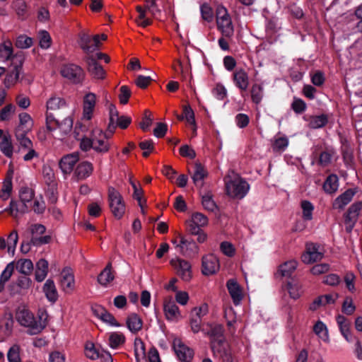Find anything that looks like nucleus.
I'll list each match as a JSON object with an SVG mask.
<instances>
[{"label": "nucleus", "mask_w": 362, "mask_h": 362, "mask_svg": "<svg viewBox=\"0 0 362 362\" xmlns=\"http://www.w3.org/2000/svg\"><path fill=\"white\" fill-rule=\"evenodd\" d=\"M16 319L22 326L29 328L30 334H39L47 325L46 318L43 320L40 317L37 320L33 313L25 308H18Z\"/></svg>", "instance_id": "f257e3e1"}, {"label": "nucleus", "mask_w": 362, "mask_h": 362, "mask_svg": "<svg viewBox=\"0 0 362 362\" xmlns=\"http://www.w3.org/2000/svg\"><path fill=\"white\" fill-rule=\"evenodd\" d=\"M78 37V45L87 56L91 55L90 54L98 49L101 45L99 35L91 36L88 31L81 30Z\"/></svg>", "instance_id": "f03ea898"}, {"label": "nucleus", "mask_w": 362, "mask_h": 362, "mask_svg": "<svg viewBox=\"0 0 362 362\" xmlns=\"http://www.w3.org/2000/svg\"><path fill=\"white\" fill-rule=\"evenodd\" d=\"M110 208L114 216L120 219L125 211V206L122 195L112 187L108 189Z\"/></svg>", "instance_id": "7ed1b4c3"}, {"label": "nucleus", "mask_w": 362, "mask_h": 362, "mask_svg": "<svg viewBox=\"0 0 362 362\" xmlns=\"http://www.w3.org/2000/svg\"><path fill=\"white\" fill-rule=\"evenodd\" d=\"M227 194L234 198L242 199L249 189V185L240 177H236L226 183Z\"/></svg>", "instance_id": "20e7f679"}, {"label": "nucleus", "mask_w": 362, "mask_h": 362, "mask_svg": "<svg viewBox=\"0 0 362 362\" xmlns=\"http://www.w3.org/2000/svg\"><path fill=\"white\" fill-rule=\"evenodd\" d=\"M28 231L30 234V242L33 245L40 246L47 244L52 240L50 235L41 236L46 231V228L42 224H31L28 228Z\"/></svg>", "instance_id": "39448f33"}, {"label": "nucleus", "mask_w": 362, "mask_h": 362, "mask_svg": "<svg viewBox=\"0 0 362 362\" xmlns=\"http://www.w3.org/2000/svg\"><path fill=\"white\" fill-rule=\"evenodd\" d=\"M170 264L176 271V274L184 281H189L192 278L191 264L185 259L177 258L170 260Z\"/></svg>", "instance_id": "423d86ee"}, {"label": "nucleus", "mask_w": 362, "mask_h": 362, "mask_svg": "<svg viewBox=\"0 0 362 362\" xmlns=\"http://www.w3.org/2000/svg\"><path fill=\"white\" fill-rule=\"evenodd\" d=\"M61 74L74 83L82 82L85 76L83 70L79 66L73 64L64 66L61 69Z\"/></svg>", "instance_id": "0eeeda50"}, {"label": "nucleus", "mask_w": 362, "mask_h": 362, "mask_svg": "<svg viewBox=\"0 0 362 362\" xmlns=\"http://www.w3.org/2000/svg\"><path fill=\"white\" fill-rule=\"evenodd\" d=\"M110 144L107 141V136L101 129H95L93 130V149L98 153H105L108 151Z\"/></svg>", "instance_id": "6e6552de"}, {"label": "nucleus", "mask_w": 362, "mask_h": 362, "mask_svg": "<svg viewBox=\"0 0 362 362\" xmlns=\"http://www.w3.org/2000/svg\"><path fill=\"white\" fill-rule=\"evenodd\" d=\"M220 268L218 259L212 254H209L202 257V272L205 276L216 274Z\"/></svg>", "instance_id": "1a4fd4ad"}, {"label": "nucleus", "mask_w": 362, "mask_h": 362, "mask_svg": "<svg viewBox=\"0 0 362 362\" xmlns=\"http://www.w3.org/2000/svg\"><path fill=\"white\" fill-rule=\"evenodd\" d=\"M362 209V202L353 204L348 209L344 223L346 224V230L350 233L357 221L360 211Z\"/></svg>", "instance_id": "9d476101"}, {"label": "nucleus", "mask_w": 362, "mask_h": 362, "mask_svg": "<svg viewBox=\"0 0 362 362\" xmlns=\"http://www.w3.org/2000/svg\"><path fill=\"white\" fill-rule=\"evenodd\" d=\"M79 160V153L74 152L64 156L59 160V165L64 174H69L72 172L74 165Z\"/></svg>", "instance_id": "9b49d317"}, {"label": "nucleus", "mask_w": 362, "mask_h": 362, "mask_svg": "<svg viewBox=\"0 0 362 362\" xmlns=\"http://www.w3.org/2000/svg\"><path fill=\"white\" fill-rule=\"evenodd\" d=\"M84 60L87 64L88 71L95 78L103 79L105 78V72L104 69L93 55L86 56Z\"/></svg>", "instance_id": "f8f14e48"}, {"label": "nucleus", "mask_w": 362, "mask_h": 362, "mask_svg": "<svg viewBox=\"0 0 362 362\" xmlns=\"http://www.w3.org/2000/svg\"><path fill=\"white\" fill-rule=\"evenodd\" d=\"M174 350L177 358L182 361L189 362L193 358V350L181 342L178 344L174 342Z\"/></svg>", "instance_id": "ddd939ff"}, {"label": "nucleus", "mask_w": 362, "mask_h": 362, "mask_svg": "<svg viewBox=\"0 0 362 362\" xmlns=\"http://www.w3.org/2000/svg\"><path fill=\"white\" fill-rule=\"evenodd\" d=\"M228 292L234 304L238 305L243 298V292L238 282L233 279H229L226 284Z\"/></svg>", "instance_id": "4468645a"}, {"label": "nucleus", "mask_w": 362, "mask_h": 362, "mask_svg": "<svg viewBox=\"0 0 362 362\" xmlns=\"http://www.w3.org/2000/svg\"><path fill=\"white\" fill-rule=\"evenodd\" d=\"M96 103V95L93 93H87L83 98V116L88 120L92 117V114Z\"/></svg>", "instance_id": "2eb2a0df"}, {"label": "nucleus", "mask_w": 362, "mask_h": 362, "mask_svg": "<svg viewBox=\"0 0 362 362\" xmlns=\"http://www.w3.org/2000/svg\"><path fill=\"white\" fill-rule=\"evenodd\" d=\"M233 81L238 88L245 91L249 86L248 75L244 69H237L233 73Z\"/></svg>", "instance_id": "dca6fc26"}, {"label": "nucleus", "mask_w": 362, "mask_h": 362, "mask_svg": "<svg viewBox=\"0 0 362 362\" xmlns=\"http://www.w3.org/2000/svg\"><path fill=\"white\" fill-rule=\"evenodd\" d=\"M61 286L64 291H72L74 287V278L70 269H65L61 273Z\"/></svg>", "instance_id": "f3484780"}, {"label": "nucleus", "mask_w": 362, "mask_h": 362, "mask_svg": "<svg viewBox=\"0 0 362 362\" xmlns=\"http://www.w3.org/2000/svg\"><path fill=\"white\" fill-rule=\"evenodd\" d=\"M93 310L95 315L101 319L103 322L112 326H120L119 323L117 322L115 317L108 311H107L104 308L99 306L93 309Z\"/></svg>", "instance_id": "a211bd4d"}, {"label": "nucleus", "mask_w": 362, "mask_h": 362, "mask_svg": "<svg viewBox=\"0 0 362 362\" xmlns=\"http://www.w3.org/2000/svg\"><path fill=\"white\" fill-rule=\"evenodd\" d=\"M31 204L28 205L26 203L21 202L18 203L16 201L11 200L9 207L5 211H8L11 216L16 218L18 214H24L30 209Z\"/></svg>", "instance_id": "6ab92c4d"}, {"label": "nucleus", "mask_w": 362, "mask_h": 362, "mask_svg": "<svg viewBox=\"0 0 362 362\" xmlns=\"http://www.w3.org/2000/svg\"><path fill=\"white\" fill-rule=\"evenodd\" d=\"M337 322L339 325L340 332L347 341H352L353 337L350 333V321L344 316L339 315L337 317Z\"/></svg>", "instance_id": "aec40b11"}, {"label": "nucleus", "mask_w": 362, "mask_h": 362, "mask_svg": "<svg viewBox=\"0 0 362 362\" xmlns=\"http://www.w3.org/2000/svg\"><path fill=\"white\" fill-rule=\"evenodd\" d=\"M355 191L352 189L346 190L342 194L339 196L333 203V207L337 209H342L352 199L355 194Z\"/></svg>", "instance_id": "412c9836"}, {"label": "nucleus", "mask_w": 362, "mask_h": 362, "mask_svg": "<svg viewBox=\"0 0 362 362\" xmlns=\"http://www.w3.org/2000/svg\"><path fill=\"white\" fill-rule=\"evenodd\" d=\"M114 279L115 275L112 272V264L109 262L105 269L99 274L98 282L103 286H107Z\"/></svg>", "instance_id": "4be33fe9"}, {"label": "nucleus", "mask_w": 362, "mask_h": 362, "mask_svg": "<svg viewBox=\"0 0 362 362\" xmlns=\"http://www.w3.org/2000/svg\"><path fill=\"white\" fill-rule=\"evenodd\" d=\"M164 312L168 320H177L180 317L177 305L174 301L168 300L164 304Z\"/></svg>", "instance_id": "5701e85b"}, {"label": "nucleus", "mask_w": 362, "mask_h": 362, "mask_svg": "<svg viewBox=\"0 0 362 362\" xmlns=\"http://www.w3.org/2000/svg\"><path fill=\"white\" fill-rule=\"evenodd\" d=\"M93 170V165L90 162L83 161L77 165L74 173L78 179L83 180L91 175Z\"/></svg>", "instance_id": "b1692460"}, {"label": "nucleus", "mask_w": 362, "mask_h": 362, "mask_svg": "<svg viewBox=\"0 0 362 362\" xmlns=\"http://www.w3.org/2000/svg\"><path fill=\"white\" fill-rule=\"evenodd\" d=\"M23 60H20L18 65H15L13 70L7 74L4 79V85L7 88H10L13 86L18 80L20 73L22 70Z\"/></svg>", "instance_id": "393cba45"}, {"label": "nucleus", "mask_w": 362, "mask_h": 362, "mask_svg": "<svg viewBox=\"0 0 362 362\" xmlns=\"http://www.w3.org/2000/svg\"><path fill=\"white\" fill-rule=\"evenodd\" d=\"M218 28L221 30L222 35L228 39H232L234 35V28L230 19L217 21Z\"/></svg>", "instance_id": "a878e982"}, {"label": "nucleus", "mask_w": 362, "mask_h": 362, "mask_svg": "<svg viewBox=\"0 0 362 362\" xmlns=\"http://www.w3.org/2000/svg\"><path fill=\"white\" fill-rule=\"evenodd\" d=\"M178 236L180 239V244L177 246L180 247L183 252L184 250H185L187 255H196L198 253V246L194 241L188 240L181 234H179Z\"/></svg>", "instance_id": "bb28decb"}, {"label": "nucleus", "mask_w": 362, "mask_h": 362, "mask_svg": "<svg viewBox=\"0 0 362 362\" xmlns=\"http://www.w3.org/2000/svg\"><path fill=\"white\" fill-rule=\"evenodd\" d=\"M126 324L128 329L133 333L140 331L143 326L142 320L136 313H132L127 317Z\"/></svg>", "instance_id": "cd10ccee"}, {"label": "nucleus", "mask_w": 362, "mask_h": 362, "mask_svg": "<svg viewBox=\"0 0 362 362\" xmlns=\"http://www.w3.org/2000/svg\"><path fill=\"white\" fill-rule=\"evenodd\" d=\"M337 298V294H327L320 296L312 303V304L310 305V309L311 310H316L321 305L334 303Z\"/></svg>", "instance_id": "c85d7f7f"}, {"label": "nucleus", "mask_w": 362, "mask_h": 362, "mask_svg": "<svg viewBox=\"0 0 362 362\" xmlns=\"http://www.w3.org/2000/svg\"><path fill=\"white\" fill-rule=\"evenodd\" d=\"M194 167L193 182L197 186L202 187L203 180L206 177L207 173L204 166L199 162H196Z\"/></svg>", "instance_id": "c756f323"}, {"label": "nucleus", "mask_w": 362, "mask_h": 362, "mask_svg": "<svg viewBox=\"0 0 362 362\" xmlns=\"http://www.w3.org/2000/svg\"><path fill=\"white\" fill-rule=\"evenodd\" d=\"M298 263L296 260H289L281 264L279 267L277 274L283 277H290L296 270Z\"/></svg>", "instance_id": "7c9ffc66"}, {"label": "nucleus", "mask_w": 362, "mask_h": 362, "mask_svg": "<svg viewBox=\"0 0 362 362\" xmlns=\"http://www.w3.org/2000/svg\"><path fill=\"white\" fill-rule=\"evenodd\" d=\"M48 272V262L45 259H40L36 264L35 279L41 282L47 276Z\"/></svg>", "instance_id": "2f4dec72"}, {"label": "nucleus", "mask_w": 362, "mask_h": 362, "mask_svg": "<svg viewBox=\"0 0 362 362\" xmlns=\"http://www.w3.org/2000/svg\"><path fill=\"white\" fill-rule=\"evenodd\" d=\"M32 284L31 279L27 275L20 276L16 282V289H14L15 286H11V290L14 293H21L23 291L28 290Z\"/></svg>", "instance_id": "473e14b6"}, {"label": "nucleus", "mask_w": 362, "mask_h": 362, "mask_svg": "<svg viewBox=\"0 0 362 362\" xmlns=\"http://www.w3.org/2000/svg\"><path fill=\"white\" fill-rule=\"evenodd\" d=\"M43 291L49 301L55 302L57 300L58 294L54 283L52 280H47L43 286Z\"/></svg>", "instance_id": "72a5a7b5"}, {"label": "nucleus", "mask_w": 362, "mask_h": 362, "mask_svg": "<svg viewBox=\"0 0 362 362\" xmlns=\"http://www.w3.org/2000/svg\"><path fill=\"white\" fill-rule=\"evenodd\" d=\"M12 7L14 9L18 18L22 20L25 19L28 16V6L26 2L24 0H15L12 3Z\"/></svg>", "instance_id": "f704fd0d"}, {"label": "nucleus", "mask_w": 362, "mask_h": 362, "mask_svg": "<svg viewBox=\"0 0 362 362\" xmlns=\"http://www.w3.org/2000/svg\"><path fill=\"white\" fill-rule=\"evenodd\" d=\"M0 149L1 152L8 158L13 156V145L10 135H4L0 142Z\"/></svg>", "instance_id": "c9c22d12"}, {"label": "nucleus", "mask_w": 362, "mask_h": 362, "mask_svg": "<svg viewBox=\"0 0 362 362\" xmlns=\"http://www.w3.org/2000/svg\"><path fill=\"white\" fill-rule=\"evenodd\" d=\"M13 271V263H9L1 273L0 276V292L4 291L5 284L10 279Z\"/></svg>", "instance_id": "e433bc0d"}, {"label": "nucleus", "mask_w": 362, "mask_h": 362, "mask_svg": "<svg viewBox=\"0 0 362 362\" xmlns=\"http://www.w3.org/2000/svg\"><path fill=\"white\" fill-rule=\"evenodd\" d=\"M109 112H110V122L107 127V130L110 134H113L115 132L117 125L115 124V120H118L119 112L117 111L116 107L113 104H110L109 106Z\"/></svg>", "instance_id": "4c0bfd02"}, {"label": "nucleus", "mask_w": 362, "mask_h": 362, "mask_svg": "<svg viewBox=\"0 0 362 362\" xmlns=\"http://www.w3.org/2000/svg\"><path fill=\"white\" fill-rule=\"evenodd\" d=\"M338 177L335 175H331L328 176L327 180H325L323 188L325 191L327 193L332 194L334 192L338 187Z\"/></svg>", "instance_id": "58836bf2"}, {"label": "nucleus", "mask_w": 362, "mask_h": 362, "mask_svg": "<svg viewBox=\"0 0 362 362\" xmlns=\"http://www.w3.org/2000/svg\"><path fill=\"white\" fill-rule=\"evenodd\" d=\"M16 268L23 275L28 276L33 269V264L30 259H21L17 262Z\"/></svg>", "instance_id": "ea45409f"}, {"label": "nucleus", "mask_w": 362, "mask_h": 362, "mask_svg": "<svg viewBox=\"0 0 362 362\" xmlns=\"http://www.w3.org/2000/svg\"><path fill=\"white\" fill-rule=\"evenodd\" d=\"M66 107L65 101L59 97H52L47 102V108L50 110H57Z\"/></svg>", "instance_id": "a19ab883"}, {"label": "nucleus", "mask_w": 362, "mask_h": 362, "mask_svg": "<svg viewBox=\"0 0 362 362\" xmlns=\"http://www.w3.org/2000/svg\"><path fill=\"white\" fill-rule=\"evenodd\" d=\"M225 339H218L217 341H211V348L214 353V355H219L221 357L227 354L226 348L224 346Z\"/></svg>", "instance_id": "79ce46f5"}, {"label": "nucleus", "mask_w": 362, "mask_h": 362, "mask_svg": "<svg viewBox=\"0 0 362 362\" xmlns=\"http://www.w3.org/2000/svg\"><path fill=\"white\" fill-rule=\"evenodd\" d=\"M20 123L17 128L25 129V130H31L33 126V122L31 117L25 113H21L19 115Z\"/></svg>", "instance_id": "37998d69"}, {"label": "nucleus", "mask_w": 362, "mask_h": 362, "mask_svg": "<svg viewBox=\"0 0 362 362\" xmlns=\"http://www.w3.org/2000/svg\"><path fill=\"white\" fill-rule=\"evenodd\" d=\"M85 354L90 359L95 360L100 358L101 353L95 349L93 342L87 341L85 345Z\"/></svg>", "instance_id": "c03bdc74"}, {"label": "nucleus", "mask_w": 362, "mask_h": 362, "mask_svg": "<svg viewBox=\"0 0 362 362\" xmlns=\"http://www.w3.org/2000/svg\"><path fill=\"white\" fill-rule=\"evenodd\" d=\"M327 123V117L324 115L313 116L310 117L309 126L311 128L317 129L324 127Z\"/></svg>", "instance_id": "a18cd8bd"}, {"label": "nucleus", "mask_w": 362, "mask_h": 362, "mask_svg": "<svg viewBox=\"0 0 362 362\" xmlns=\"http://www.w3.org/2000/svg\"><path fill=\"white\" fill-rule=\"evenodd\" d=\"M21 348L18 345H13L8 350L7 358L9 362H21L20 356Z\"/></svg>", "instance_id": "49530a36"}, {"label": "nucleus", "mask_w": 362, "mask_h": 362, "mask_svg": "<svg viewBox=\"0 0 362 362\" xmlns=\"http://www.w3.org/2000/svg\"><path fill=\"white\" fill-rule=\"evenodd\" d=\"M21 202L31 204L32 200L34 197V192L32 189L28 187H23L20 191Z\"/></svg>", "instance_id": "de8ad7c7"}, {"label": "nucleus", "mask_w": 362, "mask_h": 362, "mask_svg": "<svg viewBox=\"0 0 362 362\" xmlns=\"http://www.w3.org/2000/svg\"><path fill=\"white\" fill-rule=\"evenodd\" d=\"M208 335L210 337L211 341L224 339L223 327L220 325H215L211 329L210 332L208 333Z\"/></svg>", "instance_id": "09e8293b"}, {"label": "nucleus", "mask_w": 362, "mask_h": 362, "mask_svg": "<svg viewBox=\"0 0 362 362\" xmlns=\"http://www.w3.org/2000/svg\"><path fill=\"white\" fill-rule=\"evenodd\" d=\"M110 344L111 347L116 348L119 345L124 343L125 341V337L123 334L118 333V332H113L110 334L109 337Z\"/></svg>", "instance_id": "8fccbe9b"}, {"label": "nucleus", "mask_w": 362, "mask_h": 362, "mask_svg": "<svg viewBox=\"0 0 362 362\" xmlns=\"http://www.w3.org/2000/svg\"><path fill=\"white\" fill-rule=\"evenodd\" d=\"M134 354L137 362H140V356L145 358V346L141 339H136L134 341Z\"/></svg>", "instance_id": "3c124183"}, {"label": "nucleus", "mask_w": 362, "mask_h": 362, "mask_svg": "<svg viewBox=\"0 0 362 362\" xmlns=\"http://www.w3.org/2000/svg\"><path fill=\"white\" fill-rule=\"evenodd\" d=\"M301 208L303 209V218L307 221L311 220L313 211V204L308 201H303L301 202Z\"/></svg>", "instance_id": "603ef678"}, {"label": "nucleus", "mask_w": 362, "mask_h": 362, "mask_svg": "<svg viewBox=\"0 0 362 362\" xmlns=\"http://www.w3.org/2000/svg\"><path fill=\"white\" fill-rule=\"evenodd\" d=\"M202 18L204 21L211 22L214 19V13L211 7L207 4H204L201 6Z\"/></svg>", "instance_id": "864d4df0"}, {"label": "nucleus", "mask_w": 362, "mask_h": 362, "mask_svg": "<svg viewBox=\"0 0 362 362\" xmlns=\"http://www.w3.org/2000/svg\"><path fill=\"white\" fill-rule=\"evenodd\" d=\"M251 97L252 101L258 104L262 98V87L259 84H254L251 88Z\"/></svg>", "instance_id": "5fc2aeb1"}, {"label": "nucleus", "mask_w": 362, "mask_h": 362, "mask_svg": "<svg viewBox=\"0 0 362 362\" xmlns=\"http://www.w3.org/2000/svg\"><path fill=\"white\" fill-rule=\"evenodd\" d=\"M13 54V49L11 42L8 41L4 42L3 46L0 48V58L8 60L11 58Z\"/></svg>", "instance_id": "6e6d98bb"}, {"label": "nucleus", "mask_w": 362, "mask_h": 362, "mask_svg": "<svg viewBox=\"0 0 362 362\" xmlns=\"http://www.w3.org/2000/svg\"><path fill=\"white\" fill-rule=\"evenodd\" d=\"M59 122L57 119L52 113H47L46 116V127L49 132H52L56 129H59Z\"/></svg>", "instance_id": "4d7b16f0"}, {"label": "nucleus", "mask_w": 362, "mask_h": 362, "mask_svg": "<svg viewBox=\"0 0 362 362\" xmlns=\"http://www.w3.org/2000/svg\"><path fill=\"white\" fill-rule=\"evenodd\" d=\"M313 330L315 333L321 339L326 340L328 337L327 329L325 324L318 321L314 326Z\"/></svg>", "instance_id": "13d9d810"}, {"label": "nucleus", "mask_w": 362, "mask_h": 362, "mask_svg": "<svg viewBox=\"0 0 362 362\" xmlns=\"http://www.w3.org/2000/svg\"><path fill=\"white\" fill-rule=\"evenodd\" d=\"M323 257V254L318 250L313 254H303L301 257L302 261L306 264H310L320 260Z\"/></svg>", "instance_id": "bf43d9fd"}, {"label": "nucleus", "mask_w": 362, "mask_h": 362, "mask_svg": "<svg viewBox=\"0 0 362 362\" xmlns=\"http://www.w3.org/2000/svg\"><path fill=\"white\" fill-rule=\"evenodd\" d=\"M132 92L129 88L127 86H122L119 88V94L118 95L119 103L122 105H125L131 96Z\"/></svg>", "instance_id": "052dcab7"}, {"label": "nucleus", "mask_w": 362, "mask_h": 362, "mask_svg": "<svg viewBox=\"0 0 362 362\" xmlns=\"http://www.w3.org/2000/svg\"><path fill=\"white\" fill-rule=\"evenodd\" d=\"M40 46L43 49H47L51 45V37L48 32L41 30L39 32Z\"/></svg>", "instance_id": "680f3d73"}, {"label": "nucleus", "mask_w": 362, "mask_h": 362, "mask_svg": "<svg viewBox=\"0 0 362 362\" xmlns=\"http://www.w3.org/2000/svg\"><path fill=\"white\" fill-rule=\"evenodd\" d=\"M42 176L45 182L50 185L54 181V173L52 168L49 165H44L42 168Z\"/></svg>", "instance_id": "e2e57ef3"}, {"label": "nucleus", "mask_w": 362, "mask_h": 362, "mask_svg": "<svg viewBox=\"0 0 362 362\" xmlns=\"http://www.w3.org/2000/svg\"><path fill=\"white\" fill-rule=\"evenodd\" d=\"M18 240V235L16 230H13L8 237L7 247L8 252H13Z\"/></svg>", "instance_id": "0e129e2a"}, {"label": "nucleus", "mask_w": 362, "mask_h": 362, "mask_svg": "<svg viewBox=\"0 0 362 362\" xmlns=\"http://www.w3.org/2000/svg\"><path fill=\"white\" fill-rule=\"evenodd\" d=\"M202 205L205 209L214 211L216 208V205L212 199V196L209 193L202 196Z\"/></svg>", "instance_id": "69168bd1"}, {"label": "nucleus", "mask_w": 362, "mask_h": 362, "mask_svg": "<svg viewBox=\"0 0 362 362\" xmlns=\"http://www.w3.org/2000/svg\"><path fill=\"white\" fill-rule=\"evenodd\" d=\"M33 44V39L25 35L19 36L16 41V46L21 49L30 47Z\"/></svg>", "instance_id": "338daca9"}, {"label": "nucleus", "mask_w": 362, "mask_h": 362, "mask_svg": "<svg viewBox=\"0 0 362 362\" xmlns=\"http://www.w3.org/2000/svg\"><path fill=\"white\" fill-rule=\"evenodd\" d=\"M287 289L290 296L293 299H297L301 294L300 286L298 284L288 282L287 284Z\"/></svg>", "instance_id": "774afa93"}]
</instances>
